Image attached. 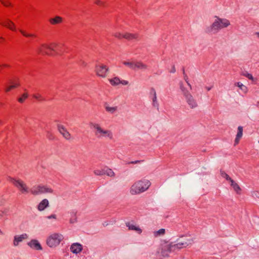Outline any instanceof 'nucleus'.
<instances>
[{"instance_id":"f257e3e1","label":"nucleus","mask_w":259,"mask_h":259,"mask_svg":"<svg viewBox=\"0 0 259 259\" xmlns=\"http://www.w3.org/2000/svg\"><path fill=\"white\" fill-rule=\"evenodd\" d=\"M230 24V21L227 19L215 16L213 22L211 25L205 27L204 31L208 34H215L220 30L228 27Z\"/></svg>"},{"instance_id":"f03ea898","label":"nucleus","mask_w":259,"mask_h":259,"mask_svg":"<svg viewBox=\"0 0 259 259\" xmlns=\"http://www.w3.org/2000/svg\"><path fill=\"white\" fill-rule=\"evenodd\" d=\"M179 84L182 95L188 107L190 109L196 108L198 106V103L196 99L185 86L182 81H180Z\"/></svg>"},{"instance_id":"7ed1b4c3","label":"nucleus","mask_w":259,"mask_h":259,"mask_svg":"<svg viewBox=\"0 0 259 259\" xmlns=\"http://www.w3.org/2000/svg\"><path fill=\"white\" fill-rule=\"evenodd\" d=\"M150 182L146 179H143L135 182L131 187L130 193L131 195H138L146 191L150 186Z\"/></svg>"},{"instance_id":"20e7f679","label":"nucleus","mask_w":259,"mask_h":259,"mask_svg":"<svg viewBox=\"0 0 259 259\" xmlns=\"http://www.w3.org/2000/svg\"><path fill=\"white\" fill-rule=\"evenodd\" d=\"M61 44L52 43L50 45L42 44L37 48L39 53L49 55H53V53L59 55L61 51Z\"/></svg>"},{"instance_id":"39448f33","label":"nucleus","mask_w":259,"mask_h":259,"mask_svg":"<svg viewBox=\"0 0 259 259\" xmlns=\"http://www.w3.org/2000/svg\"><path fill=\"white\" fill-rule=\"evenodd\" d=\"M95 136L99 138H105L110 140L113 139V133L110 130L103 128L99 124L92 123Z\"/></svg>"},{"instance_id":"423d86ee","label":"nucleus","mask_w":259,"mask_h":259,"mask_svg":"<svg viewBox=\"0 0 259 259\" xmlns=\"http://www.w3.org/2000/svg\"><path fill=\"white\" fill-rule=\"evenodd\" d=\"M177 249L178 248L176 247V244H174L172 242L165 243L161 245L157 252L163 257H167L170 253Z\"/></svg>"},{"instance_id":"0eeeda50","label":"nucleus","mask_w":259,"mask_h":259,"mask_svg":"<svg viewBox=\"0 0 259 259\" xmlns=\"http://www.w3.org/2000/svg\"><path fill=\"white\" fill-rule=\"evenodd\" d=\"M8 180L12 183L22 194H26L30 192V189L26 184L22 180L16 179L12 177H9Z\"/></svg>"},{"instance_id":"6e6552de","label":"nucleus","mask_w":259,"mask_h":259,"mask_svg":"<svg viewBox=\"0 0 259 259\" xmlns=\"http://www.w3.org/2000/svg\"><path fill=\"white\" fill-rule=\"evenodd\" d=\"M30 193L33 195H39L42 194L53 193V190L46 185H36L30 189Z\"/></svg>"},{"instance_id":"1a4fd4ad","label":"nucleus","mask_w":259,"mask_h":259,"mask_svg":"<svg viewBox=\"0 0 259 259\" xmlns=\"http://www.w3.org/2000/svg\"><path fill=\"white\" fill-rule=\"evenodd\" d=\"M63 236L60 233H53L47 239V244L50 247H55L59 245L63 239Z\"/></svg>"},{"instance_id":"9d476101","label":"nucleus","mask_w":259,"mask_h":259,"mask_svg":"<svg viewBox=\"0 0 259 259\" xmlns=\"http://www.w3.org/2000/svg\"><path fill=\"white\" fill-rule=\"evenodd\" d=\"M183 239L182 240L178 239L176 244V247L178 249H180L183 248H186L189 246L192 245L194 242V238L191 236H183L182 237Z\"/></svg>"},{"instance_id":"9b49d317","label":"nucleus","mask_w":259,"mask_h":259,"mask_svg":"<svg viewBox=\"0 0 259 259\" xmlns=\"http://www.w3.org/2000/svg\"><path fill=\"white\" fill-rule=\"evenodd\" d=\"M95 72L97 75L105 78L107 76L108 72V67L103 64L98 63L96 64L95 67Z\"/></svg>"},{"instance_id":"f8f14e48","label":"nucleus","mask_w":259,"mask_h":259,"mask_svg":"<svg viewBox=\"0 0 259 259\" xmlns=\"http://www.w3.org/2000/svg\"><path fill=\"white\" fill-rule=\"evenodd\" d=\"M28 235L26 233H23L20 235H16L14 236L12 245L14 247H17L23 240L28 239Z\"/></svg>"},{"instance_id":"ddd939ff","label":"nucleus","mask_w":259,"mask_h":259,"mask_svg":"<svg viewBox=\"0 0 259 259\" xmlns=\"http://www.w3.org/2000/svg\"><path fill=\"white\" fill-rule=\"evenodd\" d=\"M150 98L152 100V105L153 107L158 109H159V103L157 100V94L156 90L154 88H151L150 90Z\"/></svg>"},{"instance_id":"4468645a","label":"nucleus","mask_w":259,"mask_h":259,"mask_svg":"<svg viewBox=\"0 0 259 259\" xmlns=\"http://www.w3.org/2000/svg\"><path fill=\"white\" fill-rule=\"evenodd\" d=\"M0 24L12 31H16L15 24L12 21L8 18H5L3 21H2V22H0Z\"/></svg>"},{"instance_id":"2eb2a0df","label":"nucleus","mask_w":259,"mask_h":259,"mask_svg":"<svg viewBox=\"0 0 259 259\" xmlns=\"http://www.w3.org/2000/svg\"><path fill=\"white\" fill-rule=\"evenodd\" d=\"M58 130L59 133L63 136V137L67 140L71 139V135L67 129L61 124L58 125Z\"/></svg>"},{"instance_id":"dca6fc26","label":"nucleus","mask_w":259,"mask_h":259,"mask_svg":"<svg viewBox=\"0 0 259 259\" xmlns=\"http://www.w3.org/2000/svg\"><path fill=\"white\" fill-rule=\"evenodd\" d=\"M27 245L29 247L33 249L37 250H41L42 249L40 243L36 239H31L27 243Z\"/></svg>"},{"instance_id":"f3484780","label":"nucleus","mask_w":259,"mask_h":259,"mask_svg":"<svg viewBox=\"0 0 259 259\" xmlns=\"http://www.w3.org/2000/svg\"><path fill=\"white\" fill-rule=\"evenodd\" d=\"M125 225L129 230L135 231L139 234L142 232V230L137 226L134 222H126Z\"/></svg>"},{"instance_id":"a211bd4d","label":"nucleus","mask_w":259,"mask_h":259,"mask_svg":"<svg viewBox=\"0 0 259 259\" xmlns=\"http://www.w3.org/2000/svg\"><path fill=\"white\" fill-rule=\"evenodd\" d=\"M82 250V245L79 243H74L70 246V250L75 254L80 252Z\"/></svg>"},{"instance_id":"6ab92c4d","label":"nucleus","mask_w":259,"mask_h":259,"mask_svg":"<svg viewBox=\"0 0 259 259\" xmlns=\"http://www.w3.org/2000/svg\"><path fill=\"white\" fill-rule=\"evenodd\" d=\"M147 65L141 61L137 60L134 61V67L133 70L140 69L145 70L147 69Z\"/></svg>"},{"instance_id":"aec40b11","label":"nucleus","mask_w":259,"mask_h":259,"mask_svg":"<svg viewBox=\"0 0 259 259\" xmlns=\"http://www.w3.org/2000/svg\"><path fill=\"white\" fill-rule=\"evenodd\" d=\"M49 202L48 199H43L38 205L37 209L39 211L44 210L46 208L49 206Z\"/></svg>"},{"instance_id":"412c9836","label":"nucleus","mask_w":259,"mask_h":259,"mask_svg":"<svg viewBox=\"0 0 259 259\" xmlns=\"http://www.w3.org/2000/svg\"><path fill=\"white\" fill-rule=\"evenodd\" d=\"M238 132L236 135V137L235 140V145H237L238 144L240 139L242 138L243 135V127L241 126H239L238 127Z\"/></svg>"},{"instance_id":"4be33fe9","label":"nucleus","mask_w":259,"mask_h":259,"mask_svg":"<svg viewBox=\"0 0 259 259\" xmlns=\"http://www.w3.org/2000/svg\"><path fill=\"white\" fill-rule=\"evenodd\" d=\"M69 213H70L69 223L72 224L76 223L77 221L76 211H75V210H72L69 212Z\"/></svg>"},{"instance_id":"5701e85b","label":"nucleus","mask_w":259,"mask_h":259,"mask_svg":"<svg viewBox=\"0 0 259 259\" xmlns=\"http://www.w3.org/2000/svg\"><path fill=\"white\" fill-rule=\"evenodd\" d=\"M123 37L128 40H132L134 39H137L138 37V35L137 34H133L126 32L124 33Z\"/></svg>"},{"instance_id":"b1692460","label":"nucleus","mask_w":259,"mask_h":259,"mask_svg":"<svg viewBox=\"0 0 259 259\" xmlns=\"http://www.w3.org/2000/svg\"><path fill=\"white\" fill-rule=\"evenodd\" d=\"M49 21L53 25L57 24L62 22V18L60 16H56L53 18H51Z\"/></svg>"},{"instance_id":"393cba45","label":"nucleus","mask_w":259,"mask_h":259,"mask_svg":"<svg viewBox=\"0 0 259 259\" xmlns=\"http://www.w3.org/2000/svg\"><path fill=\"white\" fill-rule=\"evenodd\" d=\"M109 82L112 85L116 86L120 84V79L118 77H115L108 79Z\"/></svg>"},{"instance_id":"a878e982","label":"nucleus","mask_w":259,"mask_h":259,"mask_svg":"<svg viewBox=\"0 0 259 259\" xmlns=\"http://www.w3.org/2000/svg\"><path fill=\"white\" fill-rule=\"evenodd\" d=\"M106 111L110 113H114L117 111V106H110L108 105H106L105 107Z\"/></svg>"},{"instance_id":"bb28decb","label":"nucleus","mask_w":259,"mask_h":259,"mask_svg":"<svg viewBox=\"0 0 259 259\" xmlns=\"http://www.w3.org/2000/svg\"><path fill=\"white\" fill-rule=\"evenodd\" d=\"M134 61V60H127L123 61L122 63L124 65L127 66L129 68L133 69Z\"/></svg>"},{"instance_id":"cd10ccee","label":"nucleus","mask_w":259,"mask_h":259,"mask_svg":"<svg viewBox=\"0 0 259 259\" xmlns=\"http://www.w3.org/2000/svg\"><path fill=\"white\" fill-rule=\"evenodd\" d=\"M236 86H237L244 93H246L248 91L247 88L240 82H236L235 83Z\"/></svg>"},{"instance_id":"c85d7f7f","label":"nucleus","mask_w":259,"mask_h":259,"mask_svg":"<svg viewBox=\"0 0 259 259\" xmlns=\"http://www.w3.org/2000/svg\"><path fill=\"white\" fill-rule=\"evenodd\" d=\"M233 189L234 191L238 194H240L241 192V189L238 184L235 182L231 186Z\"/></svg>"},{"instance_id":"c756f323","label":"nucleus","mask_w":259,"mask_h":259,"mask_svg":"<svg viewBox=\"0 0 259 259\" xmlns=\"http://www.w3.org/2000/svg\"><path fill=\"white\" fill-rule=\"evenodd\" d=\"M165 233V229H160V230H159L158 231H154L153 232V235H154V237H157L159 236H161L164 235Z\"/></svg>"},{"instance_id":"7c9ffc66","label":"nucleus","mask_w":259,"mask_h":259,"mask_svg":"<svg viewBox=\"0 0 259 259\" xmlns=\"http://www.w3.org/2000/svg\"><path fill=\"white\" fill-rule=\"evenodd\" d=\"M104 175H106L110 177H114L115 176L114 172L112 169L109 168L104 169Z\"/></svg>"},{"instance_id":"2f4dec72","label":"nucleus","mask_w":259,"mask_h":259,"mask_svg":"<svg viewBox=\"0 0 259 259\" xmlns=\"http://www.w3.org/2000/svg\"><path fill=\"white\" fill-rule=\"evenodd\" d=\"M12 83V85L7 86L5 89V91L6 92H10L12 89H13L14 88H16L18 87L19 85V84L17 82L13 83L11 82Z\"/></svg>"},{"instance_id":"473e14b6","label":"nucleus","mask_w":259,"mask_h":259,"mask_svg":"<svg viewBox=\"0 0 259 259\" xmlns=\"http://www.w3.org/2000/svg\"><path fill=\"white\" fill-rule=\"evenodd\" d=\"M33 98L36 99L38 101L41 102L45 101V98H44L40 94H34L32 95Z\"/></svg>"},{"instance_id":"72a5a7b5","label":"nucleus","mask_w":259,"mask_h":259,"mask_svg":"<svg viewBox=\"0 0 259 259\" xmlns=\"http://www.w3.org/2000/svg\"><path fill=\"white\" fill-rule=\"evenodd\" d=\"M28 95L25 93L22 95V96L18 99V101L19 103H22L24 102L25 100L27 98Z\"/></svg>"},{"instance_id":"f704fd0d","label":"nucleus","mask_w":259,"mask_h":259,"mask_svg":"<svg viewBox=\"0 0 259 259\" xmlns=\"http://www.w3.org/2000/svg\"><path fill=\"white\" fill-rule=\"evenodd\" d=\"M184 79L185 81V82H186L187 85L190 88V89L191 90L192 85L190 84V83L189 82V77H188V75L185 73L184 71Z\"/></svg>"},{"instance_id":"c9c22d12","label":"nucleus","mask_w":259,"mask_h":259,"mask_svg":"<svg viewBox=\"0 0 259 259\" xmlns=\"http://www.w3.org/2000/svg\"><path fill=\"white\" fill-rule=\"evenodd\" d=\"M242 75H243L244 76H245L246 77L248 78L250 80L253 81L254 79V78L252 76V75L251 74L249 73L247 71L242 72Z\"/></svg>"},{"instance_id":"e433bc0d","label":"nucleus","mask_w":259,"mask_h":259,"mask_svg":"<svg viewBox=\"0 0 259 259\" xmlns=\"http://www.w3.org/2000/svg\"><path fill=\"white\" fill-rule=\"evenodd\" d=\"M220 175L222 178L225 179L227 181L231 178V177L223 170L220 171Z\"/></svg>"},{"instance_id":"4c0bfd02","label":"nucleus","mask_w":259,"mask_h":259,"mask_svg":"<svg viewBox=\"0 0 259 259\" xmlns=\"http://www.w3.org/2000/svg\"><path fill=\"white\" fill-rule=\"evenodd\" d=\"M94 174L96 176H102L104 175V169H96L94 171Z\"/></svg>"},{"instance_id":"58836bf2","label":"nucleus","mask_w":259,"mask_h":259,"mask_svg":"<svg viewBox=\"0 0 259 259\" xmlns=\"http://www.w3.org/2000/svg\"><path fill=\"white\" fill-rule=\"evenodd\" d=\"M9 212V209L4 208L3 209L0 210V217H2L4 215H8Z\"/></svg>"},{"instance_id":"ea45409f","label":"nucleus","mask_w":259,"mask_h":259,"mask_svg":"<svg viewBox=\"0 0 259 259\" xmlns=\"http://www.w3.org/2000/svg\"><path fill=\"white\" fill-rule=\"evenodd\" d=\"M251 195L253 198H257L259 199V190H254L251 192Z\"/></svg>"},{"instance_id":"a19ab883","label":"nucleus","mask_w":259,"mask_h":259,"mask_svg":"<svg viewBox=\"0 0 259 259\" xmlns=\"http://www.w3.org/2000/svg\"><path fill=\"white\" fill-rule=\"evenodd\" d=\"M19 31L21 32V33L25 37H32V36H34V35L32 34H29V33H26V32H25L24 31H23V30L22 29H19Z\"/></svg>"},{"instance_id":"79ce46f5","label":"nucleus","mask_w":259,"mask_h":259,"mask_svg":"<svg viewBox=\"0 0 259 259\" xmlns=\"http://www.w3.org/2000/svg\"><path fill=\"white\" fill-rule=\"evenodd\" d=\"M113 35L115 37H117V38H118L119 39H121V38H123V35H124V34H122V33H120L119 32H116L114 33L113 34Z\"/></svg>"},{"instance_id":"37998d69","label":"nucleus","mask_w":259,"mask_h":259,"mask_svg":"<svg viewBox=\"0 0 259 259\" xmlns=\"http://www.w3.org/2000/svg\"><path fill=\"white\" fill-rule=\"evenodd\" d=\"M95 3L99 6H105V3L101 0H95Z\"/></svg>"},{"instance_id":"c03bdc74","label":"nucleus","mask_w":259,"mask_h":259,"mask_svg":"<svg viewBox=\"0 0 259 259\" xmlns=\"http://www.w3.org/2000/svg\"><path fill=\"white\" fill-rule=\"evenodd\" d=\"M0 2L2 3V4L4 6H5L6 7H8V6L10 5V3L8 1H5V0H0Z\"/></svg>"},{"instance_id":"a18cd8bd","label":"nucleus","mask_w":259,"mask_h":259,"mask_svg":"<svg viewBox=\"0 0 259 259\" xmlns=\"http://www.w3.org/2000/svg\"><path fill=\"white\" fill-rule=\"evenodd\" d=\"M120 84H122V85H127L128 84V81L125 80H120Z\"/></svg>"},{"instance_id":"49530a36","label":"nucleus","mask_w":259,"mask_h":259,"mask_svg":"<svg viewBox=\"0 0 259 259\" xmlns=\"http://www.w3.org/2000/svg\"><path fill=\"white\" fill-rule=\"evenodd\" d=\"M47 218L48 219H56L57 216L56 214H52L51 215L47 217Z\"/></svg>"},{"instance_id":"de8ad7c7","label":"nucleus","mask_w":259,"mask_h":259,"mask_svg":"<svg viewBox=\"0 0 259 259\" xmlns=\"http://www.w3.org/2000/svg\"><path fill=\"white\" fill-rule=\"evenodd\" d=\"M141 162L140 160H136V161H132L130 162H128V164H138L140 163Z\"/></svg>"},{"instance_id":"09e8293b","label":"nucleus","mask_w":259,"mask_h":259,"mask_svg":"<svg viewBox=\"0 0 259 259\" xmlns=\"http://www.w3.org/2000/svg\"><path fill=\"white\" fill-rule=\"evenodd\" d=\"M169 72L170 73H174L176 72V68L174 65H172L171 67V69L170 70Z\"/></svg>"},{"instance_id":"8fccbe9b","label":"nucleus","mask_w":259,"mask_h":259,"mask_svg":"<svg viewBox=\"0 0 259 259\" xmlns=\"http://www.w3.org/2000/svg\"><path fill=\"white\" fill-rule=\"evenodd\" d=\"M229 182V183L230 184V185L231 186L233 183H234L235 182L232 179V178H231L230 179V180H229L228 181Z\"/></svg>"},{"instance_id":"3c124183","label":"nucleus","mask_w":259,"mask_h":259,"mask_svg":"<svg viewBox=\"0 0 259 259\" xmlns=\"http://www.w3.org/2000/svg\"><path fill=\"white\" fill-rule=\"evenodd\" d=\"M110 224H111V223H109L108 221H105V222L103 223V226L104 227H106V226H107Z\"/></svg>"},{"instance_id":"603ef678","label":"nucleus","mask_w":259,"mask_h":259,"mask_svg":"<svg viewBox=\"0 0 259 259\" xmlns=\"http://www.w3.org/2000/svg\"><path fill=\"white\" fill-rule=\"evenodd\" d=\"M205 89H206L207 91H209L211 90V87H205Z\"/></svg>"},{"instance_id":"864d4df0","label":"nucleus","mask_w":259,"mask_h":259,"mask_svg":"<svg viewBox=\"0 0 259 259\" xmlns=\"http://www.w3.org/2000/svg\"><path fill=\"white\" fill-rule=\"evenodd\" d=\"M254 35H256L257 37L259 38V32H256L254 33Z\"/></svg>"},{"instance_id":"5fc2aeb1","label":"nucleus","mask_w":259,"mask_h":259,"mask_svg":"<svg viewBox=\"0 0 259 259\" xmlns=\"http://www.w3.org/2000/svg\"><path fill=\"white\" fill-rule=\"evenodd\" d=\"M81 65H82L83 66H85L86 65V63L84 61H82L81 62Z\"/></svg>"},{"instance_id":"6e6d98bb","label":"nucleus","mask_w":259,"mask_h":259,"mask_svg":"<svg viewBox=\"0 0 259 259\" xmlns=\"http://www.w3.org/2000/svg\"><path fill=\"white\" fill-rule=\"evenodd\" d=\"M0 234L3 235L4 233L3 232V231L0 229Z\"/></svg>"},{"instance_id":"4d7b16f0","label":"nucleus","mask_w":259,"mask_h":259,"mask_svg":"<svg viewBox=\"0 0 259 259\" xmlns=\"http://www.w3.org/2000/svg\"><path fill=\"white\" fill-rule=\"evenodd\" d=\"M0 39L4 40V38L3 37H0Z\"/></svg>"}]
</instances>
